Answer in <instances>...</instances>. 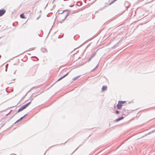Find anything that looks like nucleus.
<instances>
[{
    "label": "nucleus",
    "instance_id": "obj_1",
    "mask_svg": "<svg viewBox=\"0 0 155 155\" xmlns=\"http://www.w3.org/2000/svg\"><path fill=\"white\" fill-rule=\"evenodd\" d=\"M6 11L5 10L3 9L0 10V16H2L5 12Z\"/></svg>",
    "mask_w": 155,
    "mask_h": 155
},
{
    "label": "nucleus",
    "instance_id": "obj_2",
    "mask_svg": "<svg viewBox=\"0 0 155 155\" xmlns=\"http://www.w3.org/2000/svg\"><path fill=\"white\" fill-rule=\"evenodd\" d=\"M122 106V104L121 103L120 101H119V102H118V104L117 105V109H120Z\"/></svg>",
    "mask_w": 155,
    "mask_h": 155
},
{
    "label": "nucleus",
    "instance_id": "obj_3",
    "mask_svg": "<svg viewBox=\"0 0 155 155\" xmlns=\"http://www.w3.org/2000/svg\"><path fill=\"white\" fill-rule=\"evenodd\" d=\"M31 103V102H29L27 104L22 106L24 109H25L27 106H28Z\"/></svg>",
    "mask_w": 155,
    "mask_h": 155
},
{
    "label": "nucleus",
    "instance_id": "obj_4",
    "mask_svg": "<svg viewBox=\"0 0 155 155\" xmlns=\"http://www.w3.org/2000/svg\"><path fill=\"white\" fill-rule=\"evenodd\" d=\"M68 73H67L66 74H65L63 77H61L59 79H58V80H57V81H59L61 80V79H63V78H64V77H66V76L68 75Z\"/></svg>",
    "mask_w": 155,
    "mask_h": 155
},
{
    "label": "nucleus",
    "instance_id": "obj_5",
    "mask_svg": "<svg viewBox=\"0 0 155 155\" xmlns=\"http://www.w3.org/2000/svg\"><path fill=\"white\" fill-rule=\"evenodd\" d=\"M107 89V87L106 86H103L102 87V91H106Z\"/></svg>",
    "mask_w": 155,
    "mask_h": 155
},
{
    "label": "nucleus",
    "instance_id": "obj_6",
    "mask_svg": "<svg viewBox=\"0 0 155 155\" xmlns=\"http://www.w3.org/2000/svg\"><path fill=\"white\" fill-rule=\"evenodd\" d=\"M24 109V108H23V107L22 106L19 109V110H18V112H19L20 111H22V110H23Z\"/></svg>",
    "mask_w": 155,
    "mask_h": 155
},
{
    "label": "nucleus",
    "instance_id": "obj_7",
    "mask_svg": "<svg viewBox=\"0 0 155 155\" xmlns=\"http://www.w3.org/2000/svg\"><path fill=\"white\" fill-rule=\"evenodd\" d=\"M20 17L22 18H25V16L24 15H23V14H21L20 15Z\"/></svg>",
    "mask_w": 155,
    "mask_h": 155
},
{
    "label": "nucleus",
    "instance_id": "obj_8",
    "mask_svg": "<svg viewBox=\"0 0 155 155\" xmlns=\"http://www.w3.org/2000/svg\"><path fill=\"white\" fill-rule=\"evenodd\" d=\"M117 0H113V1H112V2H110L109 4V5H110L111 4H113V3H114L115 1H116Z\"/></svg>",
    "mask_w": 155,
    "mask_h": 155
},
{
    "label": "nucleus",
    "instance_id": "obj_9",
    "mask_svg": "<svg viewBox=\"0 0 155 155\" xmlns=\"http://www.w3.org/2000/svg\"><path fill=\"white\" fill-rule=\"evenodd\" d=\"M80 77V76H78L77 77H74L73 79V80H76V79H77L78 78H79Z\"/></svg>",
    "mask_w": 155,
    "mask_h": 155
},
{
    "label": "nucleus",
    "instance_id": "obj_10",
    "mask_svg": "<svg viewBox=\"0 0 155 155\" xmlns=\"http://www.w3.org/2000/svg\"><path fill=\"white\" fill-rule=\"evenodd\" d=\"M27 114H25V115H24L22 117H21V118H20L19 119V120H21L22 119H23V118H24L25 116Z\"/></svg>",
    "mask_w": 155,
    "mask_h": 155
},
{
    "label": "nucleus",
    "instance_id": "obj_11",
    "mask_svg": "<svg viewBox=\"0 0 155 155\" xmlns=\"http://www.w3.org/2000/svg\"><path fill=\"white\" fill-rule=\"evenodd\" d=\"M120 101L121 103L122 104L125 103L126 102V101Z\"/></svg>",
    "mask_w": 155,
    "mask_h": 155
},
{
    "label": "nucleus",
    "instance_id": "obj_12",
    "mask_svg": "<svg viewBox=\"0 0 155 155\" xmlns=\"http://www.w3.org/2000/svg\"><path fill=\"white\" fill-rule=\"evenodd\" d=\"M116 113L117 114H118L119 113V111L117 110H116Z\"/></svg>",
    "mask_w": 155,
    "mask_h": 155
},
{
    "label": "nucleus",
    "instance_id": "obj_13",
    "mask_svg": "<svg viewBox=\"0 0 155 155\" xmlns=\"http://www.w3.org/2000/svg\"><path fill=\"white\" fill-rule=\"evenodd\" d=\"M121 120V119H120V118H119L117 119H116V120H117V121H119V120Z\"/></svg>",
    "mask_w": 155,
    "mask_h": 155
},
{
    "label": "nucleus",
    "instance_id": "obj_14",
    "mask_svg": "<svg viewBox=\"0 0 155 155\" xmlns=\"http://www.w3.org/2000/svg\"><path fill=\"white\" fill-rule=\"evenodd\" d=\"M95 55V54L92 55H91V57L92 58H93L94 57V56Z\"/></svg>",
    "mask_w": 155,
    "mask_h": 155
},
{
    "label": "nucleus",
    "instance_id": "obj_15",
    "mask_svg": "<svg viewBox=\"0 0 155 155\" xmlns=\"http://www.w3.org/2000/svg\"><path fill=\"white\" fill-rule=\"evenodd\" d=\"M91 59L92 58L91 57L89 58L88 59V62H89L91 60Z\"/></svg>",
    "mask_w": 155,
    "mask_h": 155
},
{
    "label": "nucleus",
    "instance_id": "obj_16",
    "mask_svg": "<svg viewBox=\"0 0 155 155\" xmlns=\"http://www.w3.org/2000/svg\"><path fill=\"white\" fill-rule=\"evenodd\" d=\"M8 64H6L5 65V68H8Z\"/></svg>",
    "mask_w": 155,
    "mask_h": 155
},
{
    "label": "nucleus",
    "instance_id": "obj_17",
    "mask_svg": "<svg viewBox=\"0 0 155 155\" xmlns=\"http://www.w3.org/2000/svg\"><path fill=\"white\" fill-rule=\"evenodd\" d=\"M20 121V120H19V119L15 123H17L18 122V121Z\"/></svg>",
    "mask_w": 155,
    "mask_h": 155
},
{
    "label": "nucleus",
    "instance_id": "obj_18",
    "mask_svg": "<svg viewBox=\"0 0 155 155\" xmlns=\"http://www.w3.org/2000/svg\"><path fill=\"white\" fill-rule=\"evenodd\" d=\"M7 68H5V71H7Z\"/></svg>",
    "mask_w": 155,
    "mask_h": 155
},
{
    "label": "nucleus",
    "instance_id": "obj_19",
    "mask_svg": "<svg viewBox=\"0 0 155 155\" xmlns=\"http://www.w3.org/2000/svg\"><path fill=\"white\" fill-rule=\"evenodd\" d=\"M120 119H123V117H120Z\"/></svg>",
    "mask_w": 155,
    "mask_h": 155
},
{
    "label": "nucleus",
    "instance_id": "obj_20",
    "mask_svg": "<svg viewBox=\"0 0 155 155\" xmlns=\"http://www.w3.org/2000/svg\"><path fill=\"white\" fill-rule=\"evenodd\" d=\"M97 66H96V67L95 68L97 67Z\"/></svg>",
    "mask_w": 155,
    "mask_h": 155
},
{
    "label": "nucleus",
    "instance_id": "obj_21",
    "mask_svg": "<svg viewBox=\"0 0 155 155\" xmlns=\"http://www.w3.org/2000/svg\"><path fill=\"white\" fill-rule=\"evenodd\" d=\"M1 57V55H0V57Z\"/></svg>",
    "mask_w": 155,
    "mask_h": 155
}]
</instances>
